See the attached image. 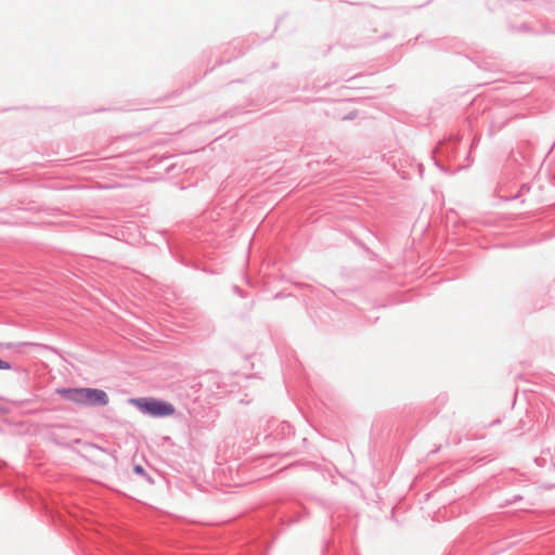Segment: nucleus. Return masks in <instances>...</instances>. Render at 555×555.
Segmentation results:
<instances>
[{
  "label": "nucleus",
  "mask_w": 555,
  "mask_h": 555,
  "mask_svg": "<svg viewBox=\"0 0 555 555\" xmlns=\"http://www.w3.org/2000/svg\"><path fill=\"white\" fill-rule=\"evenodd\" d=\"M56 392L68 401L80 405H106L108 397L105 391L95 388H63Z\"/></svg>",
  "instance_id": "nucleus-1"
},
{
  "label": "nucleus",
  "mask_w": 555,
  "mask_h": 555,
  "mask_svg": "<svg viewBox=\"0 0 555 555\" xmlns=\"http://www.w3.org/2000/svg\"><path fill=\"white\" fill-rule=\"evenodd\" d=\"M130 403L137 406L142 413L153 417L170 416L176 412L171 403L156 398L131 399Z\"/></svg>",
  "instance_id": "nucleus-2"
},
{
  "label": "nucleus",
  "mask_w": 555,
  "mask_h": 555,
  "mask_svg": "<svg viewBox=\"0 0 555 555\" xmlns=\"http://www.w3.org/2000/svg\"><path fill=\"white\" fill-rule=\"evenodd\" d=\"M133 470H134V473H137L139 475H143V473H144L143 467L140 465L134 466Z\"/></svg>",
  "instance_id": "nucleus-3"
},
{
  "label": "nucleus",
  "mask_w": 555,
  "mask_h": 555,
  "mask_svg": "<svg viewBox=\"0 0 555 555\" xmlns=\"http://www.w3.org/2000/svg\"><path fill=\"white\" fill-rule=\"evenodd\" d=\"M9 367H10V366H9V364H8V363H5L4 361H2V360L0 359V369H4V370H7V369H9Z\"/></svg>",
  "instance_id": "nucleus-4"
}]
</instances>
